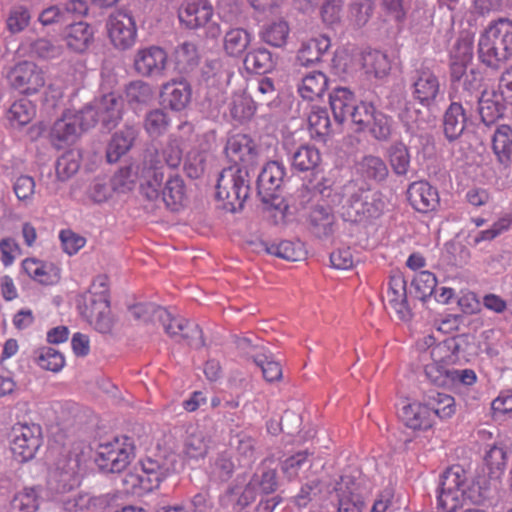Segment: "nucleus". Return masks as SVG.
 Listing matches in <instances>:
<instances>
[{
	"label": "nucleus",
	"mask_w": 512,
	"mask_h": 512,
	"mask_svg": "<svg viewBox=\"0 0 512 512\" xmlns=\"http://www.w3.org/2000/svg\"><path fill=\"white\" fill-rule=\"evenodd\" d=\"M183 159L181 141L169 138L160 150L148 153L136 173L142 180L141 192L148 200H157L160 195L161 184L164 183V166L170 169L179 167Z\"/></svg>",
	"instance_id": "obj_1"
},
{
	"label": "nucleus",
	"mask_w": 512,
	"mask_h": 512,
	"mask_svg": "<svg viewBox=\"0 0 512 512\" xmlns=\"http://www.w3.org/2000/svg\"><path fill=\"white\" fill-rule=\"evenodd\" d=\"M512 56V21L500 18L492 22L480 35L479 60L487 67L497 69Z\"/></svg>",
	"instance_id": "obj_2"
},
{
	"label": "nucleus",
	"mask_w": 512,
	"mask_h": 512,
	"mask_svg": "<svg viewBox=\"0 0 512 512\" xmlns=\"http://www.w3.org/2000/svg\"><path fill=\"white\" fill-rule=\"evenodd\" d=\"M135 319L159 321L172 338L184 340L189 345L202 344V331L198 324L180 316H173L167 309L151 303H139L130 308Z\"/></svg>",
	"instance_id": "obj_3"
},
{
	"label": "nucleus",
	"mask_w": 512,
	"mask_h": 512,
	"mask_svg": "<svg viewBox=\"0 0 512 512\" xmlns=\"http://www.w3.org/2000/svg\"><path fill=\"white\" fill-rule=\"evenodd\" d=\"M108 290L103 278L96 279L91 289L81 296L78 309L81 315L101 333L112 328Z\"/></svg>",
	"instance_id": "obj_4"
},
{
	"label": "nucleus",
	"mask_w": 512,
	"mask_h": 512,
	"mask_svg": "<svg viewBox=\"0 0 512 512\" xmlns=\"http://www.w3.org/2000/svg\"><path fill=\"white\" fill-rule=\"evenodd\" d=\"M249 195L248 172L237 165L223 169L216 185V197L223 208L235 212L243 207Z\"/></svg>",
	"instance_id": "obj_5"
},
{
	"label": "nucleus",
	"mask_w": 512,
	"mask_h": 512,
	"mask_svg": "<svg viewBox=\"0 0 512 512\" xmlns=\"http://www.w3.org/2000/svg\"><path fill=\"white\" fill-rule=\"evenodd\" d=\"M44 443L43 429L37 423L17 422L9 434V448L15 461L33 460Z\"/></svg>",
	"instance_id": "obj_6"
},
{
	"label": "nucleus",
	"mask_w": 512,
	"mask_h": 512,
	"mask_svg": "<svg viewBox=\"0 0 512 512\" xmlns=\"http://www.w3.org/2000/svg\"><path fill=\"white\" fill-rule=\"evenodd\" d=\"M134 457V445L127 436H117L98 447L96 464L106 473L124 471Z\"/></svg>",
	"instance_id": "obj_7"
},
{
	"label": "nucleus",
	"mask_w": 512,
	"mask_h": 512,
	"mask_svg": "<svg viewBox=\"0 0 512 512\" xmlns=\"http://www.w3.org/2000/svg\"><path fill=\"white\" fill-rule=\"evenodd\" d=\"M93 110H68L55 121L50 131V139L58 149L75 143L81 132L91 128Z\"/></svg>",
	"instance_id": "obj_8"
},
{
	"label": "nucleus",
	"mask_w": 512,
	"mask_h": 512,
	"mask_svg": "<svg viewBox=\"0 0 512 512\" xmlns=\"http://www.w3.org/2000/svg\"><path fill=\"white\" fill-rule=\"evenodd\" d=\"M467 478L460 466L450 467L440 478L437 496L438 507L443 512H457L465 501Z\"/></svg>",
	"instance_id": "obj_9"
},
{
	"label": "nucleus",
	"mask_w": 512,
	"mask_h": 512,
	"mask_svg": "<svg viewBox=\"0 0 512 512\" xmlns=\"http://www.w3.org/2000/svg\"><path fill=\"white\" fill-rule=\"evenodd\" d=\"M139 481L146 490L159 487L162 481L176 472L177 455L173 452H158L140 461Z\"/></svg>",
	"instance_id": "obj_10"
},
{
	"label": "nucleus",
	"mask_w": 512,
	"mask_h": 512,
	"mask_svg": "<svg viewBox=\"0 0 512 512\" xmlns=\"http://www.w3.org/2000/svg\"><path fill=\"white\" fill-rule=\"evenodd\" d=\"M107 34L112 45L118 50H128L137 40V25L132 15L117 10L110 14L106 23Z\"/></svg>",
	"instance_id": "obj_11"
},
{
	"label": "nucleus",
	"mask_w": 512,
	"mask_h": 512,
	"mask_svg": "<svg viewBox=\"0 0 512 512\" xmlns=\"http://www.w3.org/2000/svg\"><path fill=\"white\" fill-rule=\"evenodd\" d=\"M413 99L424 107L432 106L441 94L438 76L427 67L416 69L410 79Z\"/></svg>",
	"instance_id": "obj_12"
},
{
	"label": "nucleus",
	"mask_w": 512,
	"mask_h": 512,
	"mask_svg": "<svg viewBox=\"0 0 512 512\" xmlns=\"http://www.w3.org/2000/svg\"><path fill=\"white\" fill-rule=\"evenodd\" d=\"M168 62L166 51L157 45L137 49L133 57V69L142 77L162 76Z\"/></svg>",
	"instance_id": "obj_13"
},
{
	"label": "nucleus",
	"mask_w": 512,
	"mask_h": 512,
	"mask_svg": "<svg viewBox=\"0 0 512 512\" xmlns=\"http://www.w3.org/2000/svg\"><path fill=\"white\" fill-rule=\"evenodd\" d=\"M9 79L13 88L26 95L38 93L46 83L44 71L29 61L17 64L12 69Z\"/></svg>",
	"instance_id": "obj_14"
},
{
	"label": "nucleus",
	"mask_w": 512,
	"mask_h": 512,
	"mask_svg": "<svg viewBox=\"0 0 512 512\" xmlns=\"http://www.w3.org/2000/svg\"><path fill=\"white\" fill-rule=\"evenodd\" d=\"M335 494L338 512H362L364 499L361 481L350 475H343L336 483Z\"/></svg>",
	"instance_id": "obj_15"
},
{
	"label": "nucleus",
	"mask_w": 512,
	"mask_h": 512,
	"mask_svg": "<svg viewBox=\"0 0 512 512\" xmlns=\"http://www.w3.org/2000/svg\"><path fill=\"white\" fill-rule=\"evenodd\" d=\"M406 194L411 207L419 213L435 212L440 206L438 190L425 180L412 182Z\"/></svg>",
	"instance_id": "obj_16"
},
{
	"label": "nucleus",
	"mask_w": 512,
	"mask_h": 512,
	"mask_svg": "<svg viewBox=\"0 0 512 512\" xmlns=\"http://www.w3.org/2000/svg\"><path fill=\"white\" fill-rule=\"evenodd\" d=\"M386 306L395 311L397 316L407 321L412 316V311L407 299V282L400 272L391 274L385 295Z\"/></svg>",
	"instance_id": "obj_17"
},
{
	"label": "nucleus",
	"mask_w": 512,
	"mask_h": 512,
	"mask_svg": "<svg viewBox=\"0 0 512 512\" xmlns=\"http://www.w3.org/2000/svg\"><path fill=\"white\" fill-rule=\"evenodd\" d=\"M83 109L93 110L91 127L101 122L104 128H114L121 119L122 101L114 93H109L96 100L93 105Z\"/></svg>",
	"instance_id": "obj_18"
},
{
	"label": "nucleus",
	"mask_w": 512,
	"mask_h": 512,
	"mask_svg": "<svg viewBox=\"0 0 512 512\" xmlns=\"http://www.w3.org/2000/svg\"><path fill=\"white\" fill-rule=\"evenodd\" d=\"M398 415L404 426L413 431H427L435 424L425 400L403 405Z\"/></svg>",
	"instance_id": "obj_19"
},
{
	"label": "nucleus",
	"mask_w": 512,
	"mask_h": 512,
	"mask_svg": "<svg viewBox=\"0 0 512 512\" xmlns=\"http://www.w3.org/2000/svg\"><path fill=\"white\" fill-rule=\"evenodd\" d=\"M225 152L234 165L242 164L245 168L256 162L258 154L254 141L244 134L230 137Z\"/></svg>",
	"instance_id": "obj_20"
},
{
	"label": "nucleus",
	"mask_w": 512,
	"mask_h": 512,
	"mask_svg": "<svg viewBox=\"0 0 512 512\" xmlns=\"http://www.w3.org/2000/svg\"><path fill=\"white\" fill-rule=\"evenodd\" d=\"M213 16V7L208 0H186L179 9V20L189 29L205 26Z\"/></svg>",
	"instance_id": "obj_21"
},
{
	"label": "nucleus",
	"mask_w": 512,
	"mask_h": 512,
	"mask_svg": "<svg viewBox=\"0 0 512 512\" xmlns=\"http://www.w3.org/2000/svg\"><path fill=\"white\" fill-rule=\"evenodd\" d=\"M192 90L186 81H171L162 86L161 103L165 108L180 112L191 101Z\"/></svg>",
	"instance_id": "obj_22"
},
{
	"label": "nucleus",
	"mask_w": 512,
	"mask_h": 512,
	"mask_svg": "<svg viewBox=\"0 0 512 512\" xmlns=\"http://www.w3.org/2000/svg\"><path fill=\"white\" fill-rule=\"evenodd\" d=\"M377 213V208L372 202L368 201V193L361 192L354 194L342 206V217L345 221L358 223L366 221L374 217Z\"/></svg>",
	"instance_id": "obj_23"
},
{
	"label": "nucleus",
	"mask_w": 512,
	"mask_h": 512,
	"mask_svg": "<svg viewBox=\"0 0 512 512\" xmlns=\"http://www.w3.org/2000/svg\"><path fill=\"white\" fill-rule=\"evenodd\" d=\"M286 174L285 166L278 161L268 162L258 176L257 186L263 198H271L281 187Z\"/></svg>",
	"instance_id": "obj_24"
},
{
	"label": "nucleus",
	"mask_w": 512,
	"mask_h": 512,
	"mask_svg": "<svg viewBox=\"0 0 512 512\" xmlns=\"http://www.w3.org/2000/svg\"><path fill=\"white\" fill-rule=\"evenodd\" d=\"M22 268L31 279L43 285L56 284L60 279V270L55 265L35 258L23 260Z\"/></svg>",
	"instance_id": "obj_25"
},
{
	"label": "nucleus",
	"mask_w": 512,
	"mask_h": 512,
	"mask_svg": "<svg viewBox=\"0 0 512 512\" xmlns=\"http://www.w3.org/2000/svg\"><path fill=\"white\" fill-rule=\"evenodd\" d=\"M331 46L330 38L319 35L301 44L297 53V61L301 66H312L318 63Z\"/></svg>",
	"instance_id": "obj_26"
},
{
	"label": "nucleus",
	"mask_w": 512,
	"mask_h": 512,
	"mask_svg": "<svg viewBox=\"0 0 512 512\" xmlns=\"http://www.w3.org/2000/svg\"><path fill=\"white\" fill-rule=\"evenodd\" d=\"M504 103L498 91L494 89L484 90L478 100L481 120L486 125L493 124L503 116L505 111Z\"/></svg>",
	"instance_id": "obj_27"
},
{
	"label": "nucleus",
	"mask_w": 512,
	"mask_h": 512,
	"mask_svg": "<svg viewBox=\"0 0 512 512\" xmlns=\"http://www.w3.org/2000/svg\"><path fill=\"white\" fill-rule=\"evenodd\" d=\"M137 135V130L132 126H126L116 132L107 146L106 157L108 162L115 163L126 154L133 146Z\"/></svg>",
	"instance_id": "obj_28"
},
{
	"label": "nucleus",
	"mask_w": 512,
	"mask_h": 512,
	"mask_svg": "<svg viewBox=\"0 0 512 512\" xmlns=\"http://www.w3.org/2000/svg\"><path fill=\"white\" fill-rule=\"evenodd\" d=\"M167 208L178 210L186 198L184 180L178 174L168 175L165 185L161 184L160 195Z\"/></svg>",
	"instance_id": "obj_29"
},
{
	"label": "nucleus",
	"mask_w": 512,
	"mask_h": 512,
	"mask_svg": "<svg viewBox=\"0 0 512 512\" xmlns=\"http://www.w3.org/2000/svg\"><path fill=\"white\" fill-rule=\"evenodd\" d=\"M433 418L441 421L451 419L457 411L456 400L452 395L443 392H434L424 398Z\"/></svg>",
	"instance_id": "obj_30"
},
{
	"label": "nucleus",
	"mask_w": 512,
	"mask_h": 512,
	"mask_svg": "<svg viewBox=\"0 0 512 512\" xmlns=\"http://www.w3.org/2000/svg\"><path fill=\"white\" fill-rule=\"evenodd\" d=\"M329 102L335 119L342 123L348 119L357 101L350 89L337 87L330 93Z\"/></svg>",
	"instance_id": "obj_31"
},
{
	"label": "nucleus",
	"mask_w": 512,
	"mask_h": 512,
	"mask_svg": "<svg viewBox=\"0 0 512 512\" xmlns=\"http://www.w3.org/2000/svg\"><path fill=\"white\" fill-rule=\"evenodd\" d=\"M467 117L461 104L452 102L444 114V133L448 140L459 138L466 126Z\"/></svg>",
	"instance_id": "obj_32"
},
{
	"label": "nucleus",
	"mask_w": 512,
	"mask_h": 512,
	"mask_svg": "<svg viewBox=\"0 0 512 512\" xmlns=\"http://www.w3.org/2000/svg\"><path fill=\"white\" fill-rule=\"evenodd\" d=\"M93 30L86 22H76L67 27L65 41L77 53L84 52L93 41Z\"/></svg>",
	"instance_id": "obj_33"
},
{
	"label": "nucleus",
	"mask_w": 512,
	"mask_h": 512,
	"mask_svg": "<svg viewBox=\"0 0 512 512\" xmlns=\"http://www.w3.org/2000/svg\"><path fill=\"white\" fill-rule=\"evenodd\" d=\"M492 150L498 162L509 165L512 162V128L503 124L492 136Z\"/></svg>",
	"instance_id": "obj_34"
},
{
	"label": "nucleus",
	"mask_w": 512,
	"mask_h": 512,
	"mask_svg": "<svg viewBox=\"0 0 512 512\" xmlns=\"http://www.w3.org/2000/svg\"><path fill=\"white\" fill-rule=\"evenodd\" d=\"M321 161L320 151L315 146L309 144L301 145L291 156L292 169L298 172L314 171Z\"/></svg>",
	"instance_id": "obj_35"
},
{
	"label": "nucleus",
	"mask_w": 512,
	"mask_h": 512,
	"mask_svg": "<svg viewBox=\"0 0 512 512\" xmlns=\"http://www.w3.org/2000/svg\"><path fill=\"white\" fill-rule=\"evenodd\" d=\"M328 87L327 76L320 71L308 73L298 87L300 96L308 101H314L321 98Z\"/></svg>",
	"instance_id": "obj_36"
},
{
	"label": "nucleus",
	"mask_w": 512,
	"mask_h": 512,
	"mask_svg": "<svg viewBox=\"0 0 512 512\" xmlns=\"http://www.w3.org/2000/svg\"><path fill=\"white\" fill-rule=\"evenodd\" d=\"M208 452V440L199 428H190L183 441L182 453L190 460L204 458Z\"/></svg>",
	"instance_id": "obj_37"
},
{
	"label": "nucleus",
	"mask_w": 512,
	"mask_h": 512,
	"mask_svg": "<svg viewBox=\"0 0 512 512\" xmlns=\"http://www.w3.org/2000/svg\"><path fill=\"white\" fill-rule=\"evenodd\" d=\"M290 33L286 21L278 20L263 25L259 32L260 39L272 47H283L288 40Z\"/></svg>",
	"instance_id": "obj_38"
},
{
	"label": "nucleus",
	"mask_w": 512,
	"mask_h": 512,
	"mask_svg": "<svg viewBox=\"0 0 512 512\" xmlns=\"http://www.w3.org/2000/svg\"><path fill=\"white\" fill-rule=\"evenodd\" d=\"M251 42V34L243 28H233L224 36V50L232 57L243 55Z\"/></svg>",
	"instance_id": "obj_39"
},
{
	"label": "nucleus",
	"mask_w": 512,
	"mask_h": 512,
	"mask_svg": "<svg viewBox=\"0 0 512 512\" xmlns=\"http://www.w3.org/2000/svg\"><path fill=\"white\" fill-rule=\"evenodd\" d=\"M387 158L396 175L404 176L408 173L411 156L408 147L403 142L393 143L387 150Z\"/></svg>",
	"instance_id": "obj_40"
},
{
	"label": "nucleus",
	"mask_w": 512,
	"mask_h": 512,
	"mask_svg": "<svg viewBox=\"0 0 512 512\" xmlns=\"http://www.w3.org/2000/svg\"><path fill=\"white\" fill-rule=\"evenodd\" d=\"M358 171L366 180L383 181L388 176V167L379 156H365L358 164Z\"/></svg>",
	"instance_id": "obj_41"
},
{
	"label": "nucleus",
	"mask_w": 512,
	"mask_h": 512,
	"mask_svg": "<svg viewBox=\"0 0 512 512\" xmlns=\"http://www.w3.org/2000/svg\"><path fill=\"white\" fill-rule=\"evenodd\" d=\"M308 129L314 139H324L331 132V121L326 109L313 107L307 117Z\"/></svg>",
	"instance_id": "obj_42"
},
{
	"label": "nucleus",
	"mask_w": 512,
	"mask_h": 512,
	"mask_svg": "<svg viewBox=\"0 0 512 512\" xmlns=\"http://www.w3.org/2000/svg\"><path fill=\"white\" fill-rule=\"evenodd\" d=\"M268 254L277 256L287 261H299L305 256V250L301 242L281 241L266 246Z\"/></svg>",
	"instance_id": "obj_43"
},
{
	"label": "nucleus",
	"mask_w": 512,
	"mask_h": 512,
	"mask_svg": "<svg viewBox=\"0 0 512 512\" xmlns=\"http://www.w3.org/2000/svg\"><path fill=\"white\" fill-rule=\"evenodd\" d=\"M363 66L367 74L376 78L387 76L391 69L387 55L378 50L370 51L364 55Z\"/></svg>",
	"instance_id": "obj_44"
},
{
	"label": "nucleus",
	"mask_w": 512,
	"mask_h": 512,
	"mask_svg": "<svg viewBox=\"0 0 512 512\" xmlns=\"http://www.w3.org/2000/svg\"><path fill=\"white\" fill-rule=\"evenodd\" d=\"M35 106L27 99L15 101L8 110L7 117L14 126H24L35 116Z\"/></svg>",
	"instance_id": "obj_45"
},
{
	"label": "nucleus",
	"mask_w": 512,
	"mask_h": 512,
	"mask_svg": "<svg viewBox=\"0 0 512 512\" xmlns=\"http://www.w3.org/2000/svg\"><path fill=\"white\" fill-rule=\"evenodd\" d=\"M38 508V492L35 488H24L13 497L10 512H36Z\"/></svg>",
	"instance_id": "obj_46"
},
{
	"label": "nucleus",
	"mask_w": 512,
	"mask_h": 512,
	"mask_svg": "<svg viewBox=\"0 0 512 512\" xmlns=\"http://www.w3.org/2000/svg\"><path fill=\"white\" fill-rule=\"evenodd\" d=\"M309 468H311V460L307 452H298L281 463V471L289 481L296 479L300 472Z\"/></svg>",
	"instance_id": "obj_47"
},
{
	"label": "nucleus",
	"mask_w": 512,
	"mask_h": 512,
	"mask_svg": "<svg viewBox=\"0 0 512 512\" xmlns=\"http://www.w3.org/2000/svg\"><path fill=\"white\" fill-rule=\"evenodd\" d=\"M244 63L247 69L265 74L273 67L272 54L265 48H257L246 55Z\"/></svg>",
	"instance_id": "obj_48"
},
{
	"label": "nucleus",
	"mask_w": 512,
	"mask_h": 512,
	"mask_svg": "<svg viewBox=\"0 0 512 512\" xmlns=\"http://www.w3.org/2000/svg\"><path fill=\"white\" fill-rule=\"evenodd\" d=\"M170 125L167 114L161 109H154L148 112L144 119V129L147 134L156 138L163 135Z\"/></svg>",
	"instance_id": "obj_49"
},
{
	"label": "nucleus",
	"mask_w": 512,
	"mask_h": 512,
	"mask_svg": "<svg viewBox=\"0 0 512 512\" xmlns=\"http://www.w3.org/2000/svg\"><path fill=\"white\" fill-rule=\"evenodd\" d=\"M507 452L503 447L493 445L486 452L484 460L492 477H499L503 474L507 464Z\"/></svg>",
	"instance_id": "obj_50"
},
{
	"label": "nucleus",
	"mask_w": 512,
	"mask_h": 512,
	"mask_svg": "<svg viewBox=\"0 0 512 512\" xmlns=\"http://www.w3.org/2000/svg\"><path fill=\"white\" fill-rule=\"evenodd\" d=\"M457 345L453 339L444 340L434 345L429 351L433 362L451 365L455 363Z\"/></svg>",
	"instance_id": "obj_51"
},
{
	"label": "nucleus",
	"mask_w": 512,
	"mask_h": 512,
	"mask_svg": "<svg viewBox=\"0 0 512 512\" xmlns=\"http://www.w3.org/2000/svg\"><path fill=\"white\" fill-rule=\"evenodd\" d=\"M13 191L17 199L25 205L34 201L36 194V182L32 176L20 175L13 182Z\"/></svg>",
	"instance_id": "obj_52"
},
{
	"label": "nucleus",
	"mask_w": 512,
	"mask_h": 512,
	"mask_svg": "<svg viewBox=\"0 0 512 512\" xmlns=\"http://www.w3.org/2000/svg\"><path fill=\"white\" fill-rule=\"evenodd\" d=\"M37 364L45 370L59 372L65 365L63 354L51 347H43L39 351Z\"/></svg>",
	"instance_id": "obj_53"
},
{
	"label": "nucleus",
	"mask_w": 512,
	"mask_h": 512,
	"mask_svg": "<svg viewBox=\"0 0 512 512\" xmlns=\"http://www.w3.org/2000/svg\"><path fill=\"white\" fill-rule=\"evenodd\" d=\"M254 363L261 369L264 379L269 382H278L282 379L283 371L279 362L274 361L265 354H258L253 357Z\"/></svg>",
	"instance_id": "obj_54"
},
{
	"label": "nucleus",
	"mask_w": 512,
	"mask_h": 512,
	"mask_svg": "<svg viewBox=\"0 0 512 512\" xmlns=\"http://www.w3.org/2000/svg\"><path fill=\"white\" fill-rule=\"evenodd\" d=\"M377 110L370 102L361 101L354 105L348 118L358 126V130L366 129L372 122Z\"/></svg>",
	"instance_id": "obj_55"
},
{
	"label": "nucleus",
	"mask_w": 512,
	"mask_h": 512,
	"mask_svg": "<svg viewBox=\"0 0 512 512\" xmlns=\"http://www.w3.org/2000/svg\"><path fill=\"white\" fill-rule=\"evenodd\" d=\"M80 162L73 152H67L58 158L55 166L56 177L59 181H67L79 170Z\"/></svg>",
	"instance_id": "obj_56"
},
{
	"label": "nucleus",
	"mask_w": 512,
	"mask_h": 512,
	"mask_svg": "<svg viewBox=\"0 0 512 512\" xmlns=\"http://www.w3.org/2000/svg\"><path fill=\"white\" fill-rule=\"evenodd\" d=\"M450 365L437 363V362H429L424 366V372L427 379L436 386L440 387H448L450 381V373L452 368H449Z\"/></svg>",
	"instance_id": "obj_57"
},
{
	"label": "nucleus",
	"mask_w": 512,
	"mask_h": 512,
	"mask_svg": "<svg viewBox=\"0 0 512 512\" xmlns=\"http://www.w3.org/2000/svg\"><path fill=\"white\" fill-rule=\"evenodd\" d=\"M175 61L181 71L192 69L198 63L196 46L188 42L182 43L175 51Z\"/></svg>",
	"instance_id": "obj_58"
},
{
	"label": "nucleus",
	"mask_w": 512,
	"mask_h": 512,
	"mask_svg": "<svg viewBox=\"0 0 512 512\" xmlns=\"http://www.w3.org/2000/svg\"><path fill=\"white\" fill-rule=\"evenodd\" d=\"M125 94L130 104H140L148 102L152 98L153 91L148 83L136 80L127 85Z\"/></svg>",
	"instance_id": "obj_59"
},
{
	"label": "nucleus",
	"mask_w": 512,
	"mask_h": 512,
	"mask_svg": "<svg viewBox=\"0 0 512 512\" xmlns=\"http://www.w3.org/2000/svg\"><path fill=\"white\" fill-rule=\"evenodd\" d=\"M392 123L391 117L385 115L382 112L377 111L369 128L372 136L379 141H386L392 134Z\"/></svg>",
	"instance_id": "obj_60"
},
{
	"label": "nucleus",
	"mask_w": 512,
	"mask_h": 512,
	"mask_svg": "<svg viewBox=\"0 0 512 512\" xmlns=\"http://www.w3.org/2000/svg\"><path fill=\"white\" fill-rule=\"evenodd\" d=\"M30 13L24 6H16L10 10L6 25L11 33L23 31L30 23Z\"/></svg>",
	"instance_id": "obj_61"
},
{
	"label": "nucleus",
	"mask_w": 512,
	"mask_h": 512,
	"mask_svg": "<svg viewBox=\"0 0 512 512\" xmlns=\"http://www.w3.org/2000/svg\"><path fill=\"white\" fill-rule=\"evenodd\" d=\"M205 156L199 149L190 150L184 161V170L188 177L197 179L204 172Z\"/></svg>",
	"instance_id": "obj_62"
},
{
	"label": "nucleus",
	"mask_w": 512,
	"mask_h": 512,
	"mask_svg": "<svg viewBox=\"0 0 512 512\" xmlns=\"http://www.w3.org/2000/svg\"><path fill=\"white\" fill-rule=\"evenodd\" d=\"M229 110L234 119L243 121L250 118L255 109L250 99L243 95H235L229 105Z\"/></svg>",
	"instance_id": "obj_63"
},
{
	"label": "nucleus",
	"mask_w": 512,
	"mask_h": 512,
	"mask_svg": "<svg viewBox=\"0 0 512 512\" xmlns=\"http://www.w3.org/2000/svg\"><path fill=\"white\" fill-rule=\"evenodd\" d=\"M93 504V498L87 493H77L62 500V508L66 512H83Z\"/></svg>",
	"instance_id": "obj_64"
}]
</instances>
